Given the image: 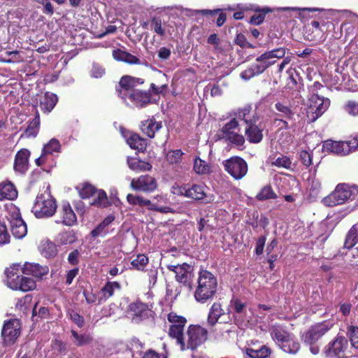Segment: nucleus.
Masks as SVG:
<instances>
[{
  "instance_id": "f257e3e1",
  "label": "nucleus",
  "mask_w": 358,
  "mask_h": 358,
  "mask_svg": "<svg viewBox=\"0 0 358 358\" xmlns=\"http://www.w3.org/2000/svg\"><path fill=\"white\" fill-rule=\"evenodd\" d=\"M301 90L304 91L303 85L297 83L292 77V106L295 105L292 115H296L299 122L303 121L310 124L324 114L330 105V100L313 94L309 99V105L307 106L300 94Z\"/></svg>"
},
{
  "instance_id": "f03ea898",
  "label": "nucleus",
  "mask_w": 358,
  "mask_h": 358,
  "mask_svg": "<svg viewBox=\"0 0 358 358\" xmlns=\"http://www.w3.org/2000/svg\"><path fill=\"white\" fill-rule=\"evenodd\" d=\"M145 80L141 78L123 76L116 89L117 96L124 101L129 99L135 107L139 108L145 107L151 103V94L149 92L135 89L136 86L143 84Z\"/></svg>"
},
{
  "instance_id": "7ed1b4c3",
  "label": "nucleus",
  "mask_w": 358,
  "mask_h": 358,
  "mask_svg": "<svg viewBox=\"0 0 358 358\" xmlns=\"http://www.w3.org/2000/svg\"><path fill=\"white\" fill-rule=\"evenodd\" d=\"M194 296L197 302L204 303L212 299L217 291V279L208 270L199 271Z\"/></svg>"
},
{
  "instance_id": "20e7f679",
  "label": "nucleus",
  "mask_w": 358,
  "mask_h": 358,
  "mask_svg": "<svg viewBox=\"0 0 358 358\" xmlns=\"http://www.w3.org/2000/svg\"><path fill=\"white\" fill-rule=\"evenodd\" d=\"M21 272L22 267L18 264H13L6 268L5 284L13 290L24 292L34 290L36 287V281L29 277L21 275Z\"/></svg>"
},
{
  "instance_id": "39448f33",
  "label": "nucleus",
  "mask_w": 358,
  "mask_h": 358,
  "mask_svg": "<svg viewBox=\"0 0 358 358\" xmlns=\"http://www.w3.org/2000/svg\"><path fill=\"white\" fill-rule=\"evenodd\" d=\"M208 338V330L199 324H189L178 345L181 351L196 350Z\"/></svg>"
},
{
  "instance_id": "423d86ee",
  "label": "nucleus",
  "mask_w": 358,
  "mask_h": 358,
  "mask_svg": "<svg viewBox=\"0 0 358 358\" xmlns=\"http://www.w3.org/2000/svg\"><path fill=\"white\" fill-rule=\"evenodd\" d=\"M334 326V323L332 321L324 320L310 326L308 330L303 334L302 338L306 343L310 345V350L313 355H317L320 352L319 346L315 345V344L323 336L330 331Z\"/></svg>"
},
{
  "instance_id": "0eeeda50",
  "label": "nucleus",
  "mask_w": 358,
  "mask_h": 358,
  "mask_svg": "<svg viewBox=\"0 0 358 358\" xmlns=\"http://www.w3.org/2000/svg\"><path fill=\"white\" fill-rule=\"evenodd\" d=\"M57 206L56 200L50 192L38 193L31 211L37 218L49 217L56 212Z\"/></svg>"
},
{
  "instance_id": "6e6552de",
  "label": "nucleus",
  "mask_w": 358,
  "mask_h": 358,
  "mask_svg": "<svg viewBox=\"0 0 358 358\" xmlns=\"http://www.w3.org/2000/svg\"><path fill=\"white\" fill-rule=\"evenodd\" d=\"M22 334V323L20 320L10 318L3 322L1 338L3 347H10L15 344Z\"/></svg>"
},
{
  "instance_id": "1a4fd4ad",
  "label": "nucleus",
  "mask_w": 358,
  "mask_h": 358,
  "mask_svg": "<svg viewBox=\"0 0 358 358\" xmlns=\"http://www.w3.org/2000/svg\"><path fill=\"white\" fill-rule=\"evenodd\" d=\"M167 321L169 322L168 336L175 341L178 345L184 334H185V327L187 323V318L177 313L171 311L167 315Z\"/></svg>"
},
{
  "instance_id": "9d476101",
  "label": "nucleus",
  "mask_w": 358,
  "mask_h": 358,
  "mask_svg": "<svg viewBox=\"0 0 358 358\" xmlns=\"http://www.w3.org/2000/svg\"><path fill=\"white\" fill-rule=\"evenodd\" d=\"M79 196L83 199H90L96 193V198L93 200L91 205L100 207L107 208L111 205L109 201L106 192L103 189H96L94 186L90 183H84L78 189Z\"/></svg>"
},
{
  "instance_id": "9b49d317",
  "label": "nucleus",
  "mask_w": 358,
  "mask_h": 358,
  "mask_svg": "<svg viewBox=\"0 0 358 358\" xmlns=\"http://www.w3.org/2000/svg\"><path fill=\"white\" fill-rule=\"evenodd\" d=\"M166 268L175 273L176 280L189 290L193 289L194 267L187 264H168Z\"/></svg>"
},
{
  "instance_id": "f8f14e48",
  "label": "nucleus",
  "mask_w": 358,
  "mask_h": 358,
  "mask_svg": "<svg viewBox=\"0 0 358 358\" xmlns=\"http://www.w3.org/2000/svg\"><path fill=\"white\" fill-rule=\"evenodd\" d=\"M224 170L235 180L242 179L248 173L246 161L239 157L233 156L223 162Z\"/></svg>"
},
{
  "instance_id": "ddd939ff",
  "label": "nucleus",
  "mask_w": 358,
  "mask_h": 358,
  "mask_svg": "<svg viewBox=\"0 0 358 358\" xmlns=\"http://www.w3.org/2000/svg\"><path fill=\"white\" fill-rule=\"evenodd\" d=\"M348 348V339L338 334L324 347V353L330 358H345Z\"/></svg>"
},
{
  "instance_id": "4468645a",
  "label": "nucleus",
  "mask_w": 358,
  "mask_h": 358,
  "mask_svg": "<svg viewBox=\"0 0 358 358\" xmlns=\"http://www.w3.org/2000/svg\"><path fill=\"white\" fill-rule=\"evenodd\" d=\"M350 185L348 184H339L335 190L322 199V203L326 206H335L344 203L350 199Z\"/></svg>"
},
{
  "instance_id": "2eb2a0df",
  "label": "nucleus",
  "mask_w": 358,
  "mask_h": 358,
  "mask_svg": "<svg viewBox=\"0 0 358 358\" xmlns=\"http://www.w3.org/2000/svg\"><path fill=\"white\" fill-rule=\"evenodd\" d=\"M158 187L157 180L149 174L141 175L131 180L130 188L145 194L154 192Z\"/></svg>"
},
{
  "instance_id": "dca6fc26",
  "label": "nucleus",
  "mask_w": 358,
  "mask_h": 358,
  "mask_svg": "<svg viewBox=\"0 0 358 358\" xmlns=\"http://www.w3.org/2000/svg\"><path fill=\"white\" fill-rule=\"evenodd\" d=\"M127 313L135 322H140L148 319L152 311L145 303L136 300L131 303L127 307Z\"/></svg>"
},
{
  "instance_id": "f3484780",
  "label": "nucleus",
  "mask_w": 358,
  "mask_h": 358,
  "mask_svg": "<svg viewBox=\"0 0 358 358\" xmlns=\"http://www.w3.org/2000/svg\"><path fill=\"white\" fill-rule=\"evenodd\" d=\"M10 224L11 233L15 238L20 239L27 235V224L18 210L10 213Z\"/></svg>"
},
{
  "instance_id": "a211bd4d",
  "label": "nucleus",
  "mask_w": 358,
  "mask_h": 358,
  "mask_svg": "<svg viewBox=\"0 0 358 358\" xmlns=\"http://www.w3.org/2000/svg\"><path fill=\"white\" fill-rule=\"evenodd\" d=\"M58 215L61 219L57 223H62L68 227H72L77 224V216L71 204L67 201H62L59 206Z\"/></svg>"
},
{
  "instance_id": "6ab92c4d",
  "label": "nucleus",
  "mask_w": 358,
  "mask_h": 358,
  "mask_svg": "<svg viewBox=\"0 0 358 358\" xmlns=\"http://www.w3.org/2000/svg\"><path fill=\"white\" fill-rule=\"evenodd\" d=\"M323 149L329 152L345 156L353 152L350 139L345 141H336L331 139L323 143Z\"/></svg>"
},
{
  "instance_id": "aec40b11",
  "label": "nucleus",
  "mask_w": 358,
  "mask_h": 358,
  "mask_svg": "<svg viewBox=\"0 0 358 358\" xmlns=\"http://www.w3.org/2000/svg\"><path fill=\"white\" fill-rule=\"evenodd\" d=\"M31 152L28 149L22 148L15 156L13 169L20 174H24L29 169V161Z\"/></svg>"
},
{
  "instance_id": "412c9836",
  "label": "nucleus",
  "mask_w": 358,
  "mask_h": 358,
  "mask_svg": "<svg viewBox=\"0 0 358 358\" xmlns=\"http://www.w3.org/2000/svg\"><path fill=\"white\" fill-rule=\"evenodd\" d=\"M278 345L285 352L291 353L289 334L281 326H275L271 334Z\"/></svg>"
},
{
  "instance_id": "4be33fe9",
  "label": "nucleus",
  "mask_w": 358,
  "mask_h": 358,
  "mask_svg": "<svg viewBox=\"0 0 358 358\" xmlns=\"http://www.w3.org/2000/svg\"><path fill=\"white\" fill-rule=\"evenodd\" d=\"M162 128V122L156 121L154 117L141 122L140 129L141 132L150 138H153L155 134Z\"/></svg>"
},
{
  "instance_id": "5701e85b",
  "label": "nucleus",
  "mask_w": 358,
  "mask_h": 358,
  "mask_svg": "<svg viewBox=\"0 0 358 358\" xmlns=\"http://www.w3.org/2000/svg\"><path fill=\"white\" fill-rule=\"evenodd\" d=\"M49 268L47 266H41L37 263L26 262L22 267V273L27 275H33L41 278L48 273Z\"/></svg>"
},
{
  "instance_id": "b1692460",
  "label": "nucleus",
  "mask_w": 358,
  "mask_h": 358,
  "mask_svg": "<svg viewBox=\"0 0 358 358\" xmlns=\"http://www.w3.org/2000/svg\"><path fill=\"white\" fill-rule=\"evenodd\" d=\"M17 194V190L11 182L6 180L0 182V201L15 200Z\"/></svg>"
},
{
  "instance_id": "393cba45",
  "label": "nucleus",
  "mask_w": 358,
  "mask_h": 358,
  "mask_svg": "<svg viewBox=\"0 0 358 358\" xmlns=\"http://www.w3.org/2000/svg\"><path fill=\"white\" fill-rule=\"evenodd\" d=\"M112 55L116 61L122 62L130 65H140L141 64V60L136 56L122 50L121 49H115L113 50Z\"/></svg>"
},
{
  "instance_id": "a878e982",
  "label": "nucleus",
  "mask_w": 358,
  "mask_h": 358,
  "mask_svg": "<svg viewBox=\"0 0 358 358\" xmlns=\"http://www.w3.org/2000/svg\"><path fill=\"white\" fill-rule=\"evenodd\" d=\"M57 101L58 97L57 94L46 92L44 96L41 98L39 106L44 113H49L53 110Z\"/></svg>"
},
{
  "instance_id": "bb28decb",
  "label": "nucleus",
  "mask_w": 358,
  "mask_h": 358,
  "mask_svg": "<svg viewBox=\"0 0 358 358\" xmlns=\"http://www.w3.org/2000/svg\"><path fill=\"white\" fill-rule=\"evenodd\" d=\"M224 314V310L220 302H214L209 309L207 317L208 327H213L219 321L222 315Z\"/></svg>"
},
{
  "instance_id": "cd10ccee",
  "label": "nucleus",
  "mask_w": 358,
  "mask_h": 358,
  "mask_svg": "<svg viewBox=\"0 0 358 358\" xmlns=\"http://www.w3.org/2000/svg\"><path fill=\"white\" fill-rule=\"evenodd\" d=\"M284 55L285 52L282 50L276 49L263 53L256 59V62H261L263 66L266 65V69H268L269 66L275 63V59H273V62H271V59L275 58H280L283 57Z\"/></svg>"
},
{
  "instance_id": "c85d7f7f",
  "label": "nucleus",
  "mask_w": 358,
  "mask_h": 358,
  "mask_svg": "<svg viewBox=\"0 0 358 358\" xmlns=\"http://www.w3.org/2000/svg\"><path fill=\"white\" fill-rule=\"evenodd\" d=\"M266 69V66H263L261 62H256L245 71L241 72V78L245 80H249L250 78L262 74Z\"/></svg>"
},
{
  "instance_id": "c756f323",
  "label": "nucleus",
  "mask_w": 358,
  "mask_h": 358,
  "mask_svg": "<svg viewBox=\"0 0 358 358\" xmlns=\"http://www.w3.org/2000/svg\"><path fill=\"white\" fill-rule=\"evenodd\" d=\"M245 136L250 143H258L263 138L262 129L253 123L245 129Z\"/></svg>"
},
{
  "instance_id": "7c9ffc66",
  "label": "nucleus",
  "mask_w": 358,
  "mask_h": 358,
  "mask_svg": "<svg viewBox=\"0 0 358 358\" xmlns=\"http://www.w3.org/2000/svg\"><path fill=\"white\" fill-rule=\"evenodd\" d=\"M236 116L239 120H243L248 125L256 123L258 120L255 113L252 110L249 106L238 109Z\"/></svg>"
},
{
  "instance_id": "2f4dec72",
  "label": "nucleus",
  "mask_w": 358,
  "mask_h": 358,
  "mask_svg": "<svg viewBox=\"0 0 358 358\" xmlns=\"http://www.w3.org/2000/svg\"><path fill=\"white\" fill-rule=\"evenodd\" d=\"M292 11L297 12L298 17L305 23L309 18L316 17L317 15H314L313 13L315 12L324 13V10L318 8H298L292 7Z\"/></svg>"
},
{
  "instance_id": "473e14b6",
  "label": "nucleus",
  "mask_w": 358,
  "mask_h": 358,
  "mask_svg": "<svg viewBox=\"0 0 358 358\" xmlns=\"http://www.w3.org/2000/svg\"><path fill=\"white\" fill-rule=\"evenodd\" d=\"M127 162L129 168L134 171H150L152 167L149 162L137 157H128Z\"/></svg>"
},
{
  "instance_id": "72a5a7b5",
  "label": "nucleus",
  "mask_w": 358,
  "mask_h": 358,
  "mask_svg": "<svg viewBox=\"0 0 358 358\" xmlns=\"http://www.w3.org/2000/svg\"><path fill=\"white\" fill-rule=\"evenodd\" d=\"M71 334L73 343L77 347L89 345L93 341V338L90 334H78L73 329L71 330Z\"/></svg>"
},
{
  "instance_id": "f704fd0d",
  "label": "nucleus",
  "mask_w": 358,
  "mask_h": 358,
  "mask_svg": "<svg viewBox=\"0 0 358 358\" xmlns=\"http://www.w3.org/2000/svg\"><path fill=\"white\" fill-rule=\"evenodd\" d=\"M127 143L132 149L138 150L141 152L145 151L147 147L146 139L142 138L138 134H131L127 139Z\"/></svg>"
},
{
  "instance_id": "c9c22d12",
  "label": "nucleus",
  "mask_w": 358,
  "mask_h": 358,
  "mask_svg": "<svg viewBox=\"0 0 358 358\" xmlns=\"http://www.w3.org/2000/svg\"><path fill=\"white\" fill-rule=\"evenodd\" d=\"M56 245L49 240L44 241L41 244V253L48 259L54 258L57 254Z\"/></svg>"
},
{
  "instance_id": "e433bc0d",
  "label": "nucleus",
  "mask_w": 358,
  "mask_h": 358,
  "mask_svg": "<svg viewBox=\"0 0 358 358\" xmlns=\"http://www.w3.org/2000/svg\"><path fill=\"white\" fill-rule=\"evenodd\" d=\"M245 354L249 358H268L271 354V350L266 345H262L257 350L248 348L245 349Z\"/></svg>"
},
{
  "instance_id": "4c0bfd02",
  "label": "nucleus",
  "mask_w": 358,
  "mask_h": 358,
  "mask_svg": "<svg viewBox=\"0 0 358 358\" xmlns=\"http://www.w3.org/2000/svg\"><path fill=\"white\" fill-rule=\"evenodd\" d=\"M187 198L192 199L194 200H201L206 196L203 187L199 185H193L189 186L187 184Z\"/></svg>"
},
{
  "instance_id": "58836bf2",
  "label": "nucleus",
  "mask_w": 358,
  "mask_h": 358,
  "mask_svg": "<svg viewBox=\"0 0 358 358\" xmlns=\"http://www.w3.org/2000/svg\"><path fill=\"white\" fill-rule=\"evenodd\" d=\"M36 109V115L34 118L29 123L27 128L24 131L27 137H36L38 133L40 127V117L38 111Z\"/></svg>"
},
{
  "instance_id": "ea45409f",
  "label": "nucleus",
  "mask_w": 358,
  "mask_h": 358,
  "mask_svg": "<svg viewBox=\"0 0 358 358\" xmlns=\"http://www.w3.org/2000/svg\"><path fill=\"white\" fill-rule=\"evenodd\" d=\"M304 36L308 41L317 43L324 41V31L323 29L305 28Z\"/></svg>"
},
{
  "instance_id": "a19ab883",
  "label": "nucleus",
  "mask_w": 358,
  "mask_h": 358,
  "mask_svg": "<svg viewBox=\"0 0 358 358\" xmlns=\"http://www.w3.org/2000/svg\"><path fill=\"white\" fill-rule=\"evenodd\" d=\"M257 13L253 15L250 20V23L255 25H259L264 20L266 14L272 12V10L268 7L259 8L255 6L252 8Z\"/></svg>"
},
{
  "instance_id": "79ce46f5",
  "label": "nucleus",
  "mask_w": 358,
  "mask_h": 358,
  "mask_svg": "<svg viewBox=\"0 0 358 358\" xmlns=\"http://www.w3.org/2000/svg\"><path fill=\"white\" fill-rule=\"evenodd\" d=\"M127 202L132 206H138L140 207L146 206L148 210L152 206L150 200L144 198L140 195H134L132 194H128L127 196Z\"/></svg>"
},
{
  "instance_id": "37998d69",
  "label": "nucleus",
  "mask_w": 358,
  "mask_h": 358,
  "mask_svg": "<svg viewBox=\"0 0 358 358\" xmlns=\"http://www.w3.org/2000/svg\"><path fill=\"white\" fill-rule=\"evenodd\" d=\"M150 30L154 31L160 37H164L166 36V29L165 27H163L161 16L153 15L151 17Z\"/></svg>"
},
{
  "instance_id": "c03bdc74",
  "label": "nucleus",
  "mask_w": 358,
  "mask_h": 358,
  "mask_svg": "<svg viewBox=\"0 0 358 358\" xmlns=\"http://www.w3.org/2000/svg\"><path fill=\"white\" fill-rule=\"evenodd\" d=\"M121 285L117 281H108L101 289L103 296L105 299L112 297L114 294L115 289H120Z\"/></svg>"
},
{
  "instance_id": "a18cd8bd",
  "label": "nucleus",
  "mask_w": 358,
  "mask_h": 358,
  "mask_svg": "<svg viewBox=\"0 0 358 358\" xmlns=\"http://www.w3.org/2000/svg\"><path fill=\"white\" fill-rule=\"evenodd\" d=\"M61 150V145L59 141L56 138H52L48 143L45 144L42 152L48 157L54 152H59Z\"/></svg>"
},
{
  "instance_id": "49530a36",
  "label": "nucleus",
  "mask_w": 358,
  "mask_h": 358,
  "mask_svg": "<svg viewBox=\"0 0 358 358\" xmlns=\"http://www.w3.org/2000/svg\"><path fill=\"white\" fill-rule=\"evenodd\" d=\"M277 198V194L270 185L263 187L261 191L257 194L256 199L258 201H265Z\"/></svg>"
},
{
  "instance_id": "de8ad7c7",
  "label": "nucleus",
  "mask_w": 358,
  "mask_h": 358,
  "mask_svg": "<svg viewBox=\"0 0 358 358\" xmlns=\"http://www.w3.org/2000/svg\"><path fill=\"white\" fill-rule=\"evenodd\" d=\"M239 126L238 122L236 118L231 119L229 122L226 123L221 129L220 131L222 134V138H226L236 132L234 130Z\"/></svg>"
},
{
  "instance_id": "09e8293b",
  "label": "nucleus",
  "mask_w": 358,
  "mask_h": 358,
  "mask_svg": "<svg viewBox=\"0 0 358 358\" xmlns=\"http://www.w3.org/2000/svg\"><path fill=\"white\" fill-rule=\"evenodd\" d=\"M149 262L148 257L144 254H138L135 259H134L131 264L132 268L138 271H143Z\"/></svg>"
},
{
  "instance_id": "8fccbe9b",
  "label": "nucleus",
  "mask_w": 358,
  "mask_h": 358,
  "mask_svg": "<svg viewBox=\"0 0 358 358\" xmlns=\"http://www.w3.org/2000/svg\"><path fill=\"white\" fill-rule=\"evenodd\" d=\"M32 295L26 294L24 296L18 299L15 308L24 313L29 310L32 303Z\"/></svg>"
},
{
  "instance_id": "3c124183",
  "label": "nucleus",
  "mask_w": 358,
  "mask_h": 358,
  "mask_svg": "<svg viewBox=\"0 0 358 358\" xmlns=\"http://www.w3.org/2000/svg\"><path fill=\"white\" fill-rule=\"evenodd\" d=\"M183 152L181 150H169L166 156L167 162L171 164H178L182 162Z\"/></svg>"
},
{
  "instance_id": "603ef678",
  "label": "nucleus",
  "mask_w": 358,
  "mask_h": 358,
  "mask_svg": "<svg viewBox=\"0 0 358 358\" xmlns=\"http://www.w3.org/2000/svg\"><path fill=\"white\" fill-rule=\"evenodd\" d=\"M347 336L351 345L358 349V326L350 325L347 328Z\"/></svg>"
},
{
  "instance_id": "864d4df0",
  "label": "nucleus",
  "mask_w": 358,
  "mask_h": 358,
  "mask_svg": "<svg viewBox=\"0 0 358 358\" xmlns=\"http://www.w3.org/2000/svg\"><path fill=\"white\" fill-rule=\"evenodd\" d=\"M316 19L311 21L310 24L305 25V28H309L310 29H322V27L326 26L327 22H325L323 13H320L318 16L315 17Z\"/></svg>"
},
{
  "instance_id": "5fc2aeb1",
  "label": "nucleus",
  "mask_w": 358,
  "mask_h": 358,
  "mask_svg": "<svg viewBox=\"0 0 358 358\" xmlns=\"http://www.w3.org/2000/svg\"><path fill=\"white\" fill-rule=\"evenodd\" d=\"M194 170L198 174H206L209 172L210 166L204 160L196 157L194 162Z\"/></svg>"
},
{
  "instance_id": "6e6d98bb",
  "label": "nucleus",
  "mask_w": 358,
  "mask_h": 358,
  "mask_svg": "<svg viewBox=\"0 0 358 358\" xmlns=\"http://www.w3.org/2000/svg\"><path fill=\"white\" fill-rule=\"evenodd\" d=\"M10 236L7 227L3 221L0 219V245H6L10 243Z\"/></svg>"
},
{
  "instance_id": "4d7b16f0",
  "label": "nucleus",
  "mask_w": 358,
  "mask_h": 358,
  "mask_svg": "<svg viewBox=\"0 0 358 358\" xmlns=\"http://www.w3.org/2000/svg\"><path fill=\"white\" fill-rule=\"evenodd\" d=\"M351 233L352 228L348 232L344 243V247L348 249H351L358 242V231L353 234Z\"/></svg>"
},
{
  "instance_id": "13d9d810",
  "label": "nucleus",
  "mask_w": 358,
  "mask_h": 358,
  "mask_svg": "<svg viewBox=\"0 0 358 358\" xmlns=\"http://www.w3.org/2000/svg\"><path fill=\"white\" fill-rule=\"evenodd\" d=\"M297 159L306 167L310 166L312 164V156L310 153L306 150H302L298 152Z\"/></svg>"
},
{
  "instance_id": "bf43d9fd",
  "label": "nucleus",
  "mask_w": 358,
  "mask_h": 358,
  "mask_svg": "<svg viewBox=\"0 0 358 358\" xmlns=\"http://www.w3.org/2000/svg\"><path fill=\"white\" fill-rule=\"evenodd\" d=\"M76 241L73 231H64L59 234V242L62 245L71 244Z\"/></svg>"
},
{
  "instance_id": "052dcab7",
  "label": "nucleus",
  "mask_w": 358,
  "mask_h": 358,
  "mask_svg": "<svg viewBox=\"0 0 358 358\" xmlns=\"http://www.w3.org/2000/svg\"><path fill=\"white\" fill-rule=\"evenodd\" d=\"M345 111L351 116L358 115V102L354 100H349L344 106Z\"/></svg>"
},
{
  "instance_id": "680f3d73",
  "label": "nucleus",
  "mask_w": 358,
  "mask_h": 358,
  "mask_svg": "<svg viewBox=\"0 0 358 358\" xmlns=\"http://www.w3.org/2000/svg\"><path fill=\"white\" fill-rule=\"evenodd\" d=\"M129 347L133 353L141 354L144 348V343L138 338H133L130 340Z\"/></svg>"
},
{
  "instance_id": "e2e57ef3",
  "label": "nucleus",
  "mask_w": 358,
  "mask_h": 358,
  "mask_svg": "<svg viewBox=\"0 0 358 358\" xmlns=\"http://www.w3.org/2000/svg\"><path fill=\"white\" fill-rule=\"evenodd\" d=\"M224 139L231 143V144L235 145L236 146H243V144L245 143L244 136L241 134H238L237 132L231 134L229 136Z\"/></svg>"
},
{
  "instance_id": "0e129e2a",
  "label": "nucleus",
  "mask_w": 358,
  "mask_h": 358,
  "mask_svg": "<svg viewBox=\"0 0 358 358\" xmlns=\"http://www.w3.org/2000/svg\"><path fill=\"white\" fill-rule=\"evenodd\" d=\"M6 54L10 57L8 59L3 60L6 63H19L24 60L18 50L7 51Z\"/></svg>"
},
{
  "instance_id": "69168bd1",
  "label": "nucleus",
  "mask_w": 358,
  "mask_h": 358,
  "mask_svg": "<svg viewBox=\"0 0 358 358\" xmlns=\"http://www.w3.org/2000/svg\"><path fill=\"white\" fill-rule=\"evenodd\" d=\"M272 165L289 169L291 168V159L289 157L282 155L273 162Z\"/></svg>"
},
{
  "instance_id": "338daca9",
  "label": "nucleus",
  "mask_w": 358,
  "mask_h": 358,
  "mask_svg": "<svg viewBox=\"0 0 358 358\" xmlns=\"http://www.w3.org/2000/svg\"><path fill=\"white\" fill-rule=\"evenodd\" d=\"M187 184H185V185H178L177 184H175L171 187V193L176 196L187 197Z\"/></svg>"
},
{
  "instance_id": "774afa93",
  "label": "nucleus",
  "mask_w": 358,
  "mask_h": 358,
  "mask_svg": "<svg viewBox=\"0 0 358 358\" xmlns=\"http://www.w3.org/2000/svg\"><path fill=\"white\" fill-rule=\"evenodd\" d=\"M168 352L165 350L164 352H157L155 350L149 349L143 355L142 358H167Z\"/></svg>"
}]
</instances>
